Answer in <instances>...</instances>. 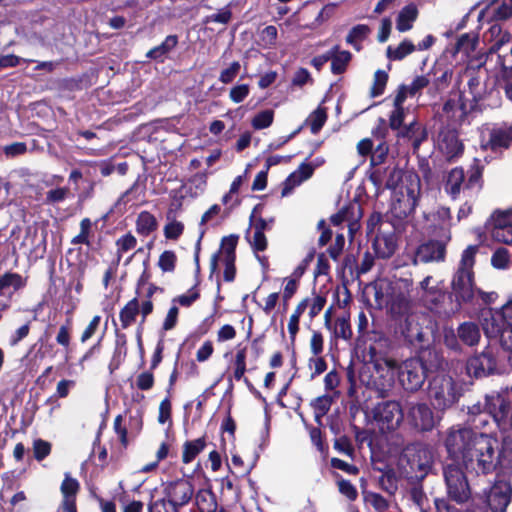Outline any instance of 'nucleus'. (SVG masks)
I'll return each mask as SVG.
<instances>
[{
    "mask_svg": "<svg viewBox=\"0 0 512 512\" xmlns=\"http://www.w3.org/2000/svg\"><path fill=\"white\" fill-rule=\"evenodd\" d=\"M444 445L450 456L461 458L469 472L488 474L495 470L499 461L498 441L490 431L447 429Z\"/></svg>",
    "mask_w": 512,
    "mask_h": 512,
    "instance_id": "1",
    "label": "nucleus"
},
{
    "mask_svg": "<svg viewBox=\"0 0 512 512\" xmlns=\"http://www.w3.org/2000/svg\"><path fill=\"white\" fill-rule=\"evenodd\" d=\"M478 246L469 245L461 255V259L451 281L452 293L457 303L470 302L475 294L474 265Z\"/></svg>",
    "mask_w": 512,
    "mask_h": 512,
    "instance_id": "2",
    "label": "nucleus"
},
{
    "mask_svg": "<svg viewBox=\"0 0 512 512\" xmlns=\"http://www.w3.org/2000/svg\"><path fill=\"white\" fill-rule=\"evenodd\" d=\"M433 451L429 445L416 441L407 444L399 457L400 468L411 478L423 479L431 470Z\"/></svg>",
    "mask_w": 512,
    "mask_h": 512,
    "instance_id": "3",
    "label": "nucleus"
},
{
    "mask_svg": "<svg viewBox=\"0 0 512 512\" xmlns=\"http://www.w3.org/2000/svg\"><path fill=\"white\" fill-rule=\"evenodd\" d=\"M421 194V181L416 173L408 172L402 184L393 191L391 199V213L398 219L411 215Z\"/></svg>",
    "mask_w": 512,
    "mask_h": 512,
    "instance_id": "4",
    "label": "nucleus"
},
{
    "mask_svg": "<svg viewBox=\"0 0 512 512\" xmlns=\"http://www.w3.org/2000/svg\"><path fill=\"white\" fill-rule=\"evenodd\" d=\"M461 396V388L447 374L440 373L429 382L428 397L438 412H445L455 405Z\"/></svg>",
    "mask_w": 512,
    "mask_h": 512,
    "instance_id": "5",
    "label": "nucleus"
},
{
    "mask_svg": "<svg viewBox=\"0 0 512 512\" xmlns=\"http://www.w3.org/2000/svg\"><path fill=\"white\" fill-rule=\"evenodd\" d=\"M483 329L488 337L498 336L500 345L512 351V300L502 306L500 311L493 314L488 311L483 314Z\"/></svg>",
    "mask_w": 512,
    "mask_h": 512,
    "instance_id": "6",
    "label": "nucleus"
},
{
    "mask_svg": "<svg viewBox=\"0 0 512 512\" xmlns=\"http://www.w3.org/2000/svg\"><path fill=\"white\" fill-rule=\"evenodd\" d=\"M413 282L411 279L399 278L389 285L387 305L394 317H402L411 310V292Z\"/></svg>",
    "mask_w": 512,
    "mask_h": 512,
    "instance_id": "7",
    "label": "nucleus"
},
{
    "mask_svg": "<svg viewBox=\"0 0 512 512\" xmlns=\"http://www.w3.org/2000/svg\"><path fill=\"white\" fill-rule=\"evenodd\" d=\"M482 409L492 416V421L501 431H508L509 428L512 430V407L504 394L500 392L487 394Z\"/></svg>",
    "mask_w": 512,
    "mask_h": 512,
    "instance_id": "8",
    "label": "nucleus"
},
{
    "mask_svg": "<svg viewBox=\"0 0 512 512\" xmlns=\"http://www.w3.org/2000/svg\"><path fill=\"white\" fill-rule=\"evenodd\" d=\"M443 476L448 496L458 503L467 501L470 488L467 478L458 463H447L443 467Z\"/></svg>",
    "mask_w": 512,
    "mask_h": 512,
    "instance_id": "9",
    "label": "nucleus"
},
{
    "mask_svg": "<svg viewBox=\"0 0 512 512\" xmlns=\"http://www.w3.org/2000/svg\"><path fill=\"white\" fill-rule=\"evenodd\" d=\"M398 378L407 391L420 389L426 378V368L418 358H410L397 366Z\"/></svg>",
    "mask_w": 512,
    "mask_h": 512,
    "instance_id": "10",
    "label": "nucleus"
},
{
    "mask_svg": "<svg viewBox=\"0 0 512 512\" xmlns=\"http://www.w3.org/2000/svg\"><path fill=\"white\" fill-rule=\"evenodd\" d=\"M372 417L382 431L396 429L403 420L401 406L396 401H383L372 409Z\"/></svg>",
    "mask_w": 512,
    "mask_h": 512,
    "instance_id": "11",
    "label": "nucleus"
},
{
    "mask_svg": "<svg viewBox=\"0 0 512 512\" xmlns=\"http://www.w3.org/2000/svg\"><path fill=\"white\" fill-rule=\"evenodd\" d=\"M407 421L418 432L432 431L440 422L432 408L426 403H409Z\"/></svg>",
    "mask_w": 512,
    "mask_h": 512,
    "instance_id": "12",
    "label": "nucleus"
},
{
    "mask_svg": "<svg viewBox=\"0 0 512 512\" xmlns=\"http://www.w3.org/2000/svg\"><path fill=\"white\" fill-rule=\"evenodd\" d=\"M370 365L373 368V371L377 374V377H372L366 381L362 374V381L366 382L368 386H374L379 389L391 386L394 381L395 371H397V362L392 358L367 362V365L362 369V371H370Z\"/></svg>",
    "mask_w": 512,
    "mask_h": 512,
    "instance_id": "13",
    "label": "nucleus"
},
{
    "mask_svg": "<svg viewBox=\"0 0 512 512\" xmlns=\"http://www.w3.org/2000/svg\"><path fill=\"white\" fill-rule=\"evenodd\" d=\"M236 237L225 238L222 247L217 254H214L210 261L211 271L215 272L219 266H224V279L228 282L235 278V248Z\"/></svg>",
    "mask_w": 512,
    "mask_h": 512,
    "instance_id": "14",
    "label": "nucleus"
},
{
    "mask_svg": "<svg viewBox=\"0 0 512 512\" xmlns=\"http://www.w3.org/2000/svg\"><path fill=\"white\" fill-rule=\"evenodd\" d=\"M415 298L423 302L430 310H435L445 299L440 282L432 276H426L415 288Z\"/></svg>",
    "mask_w": 512,
    "mask_h": 512,
    "instance_id": "15",
    "label": "nucleus"
},
{
    "mask_svg": "<svg viewBox=\"0 0 512 512\" xmlns=\"http://www.w3.org/2000/svg\"><path fill=\"white\" fill-rule=\"evenodd\" d=\"M512 499L509 480L498 478L486 493V502L493 512H505Z\"/></svg>",
    "mask_w": 512,
    "mask_h": 512,
    "instance_id": "16",
    "label": "nucleus"
},
{
    "mask_svg": "<svg viewBox=\"0 0 512 512\" xmlns=\"http://www.w3.org/2000/svg\"><path fill=\"white\" fill-rule=\"evenodd\" d=\"M512 145V125L488 129L487 136L482 134L481 147L497 151Z\"/></svg>",
    "mask_w": 512,
    "mask_h": 512,
    "instance_id": "17",
    "label": "nucleus"
},
{
    "mask_svg": "<svg viewBox=\"0 0 512 512\" xmlns=\"http://www.w3.org/2000/svg\"><path fill=\"white\" fill-rule=\"evenodd\" d=\"M492 416L482 409L480 403L468 407V418L466 422L452 425L448 429L469 428L472 431H488Z\"/></svg>",
    "mask_w": 512,
    "mask_h": 512,
    "instance_id": "18",
    "label": "nucleus"
},
{
    "mask_svg": "<svg viewBox=\"0 0 512 512\" xmlns=\"http://www.w3.org/2000/svg\"><path fill=\"white\" fill-rule=\"evenodd\" d=\"M491 236L498 242L505 244L512 243V209L497 212L493 215Z\"/></svg>",
    "mask_w": 512,
    "mask_h": 512,
    "instance_id": "19",
    "label": "nucleus"
},
{
    "mask_svg": "<svg viewBox=\"0 0 512 512\" xmlns=\"http://www.w3.org/2000/svg\"><path fill=\"white\" fill-rule=\"evenodd\" d=\"M446 254V244L440 241H429L416 250L413 264L443 261Z\"/></svg>",
    "mask_w": 512,
    "mask_h": 512,
    "instance_id": "20",
    "label": "nucleus"
},
{
    "mask_svg": "<svg viewBox=\"0 0 512 512\" xmlns=\"http://www.w3.org/2000/svg\"><path fill=\"white\" fill-rule=\"evenodd\" d=\"M369 343L364 348V358L367 362L386 359L390 350V341L385 336L372 333L368 335Z\"/></svg>",
    "mask_w": 512,
    "mask_h": 512,
    "instance_id": "21",
    "label": "nucleus"
},
{
    "mask_svg": "<svg viewBox=\"0 0 512 512\" xmlns=\"http://www.w3.org/2000/svg\"><path fill=\"white\" fill-rule=\"evenodd\" d=\"M24 286L23 278L17 273H5L0 276V309L6 310L10 306L11 296L21 287Z\"/></svg>",
    "mask_w": 512,
    "mask_h": 512,
    "instance_id": "22",
    "label": "nucleus"
},
{
    "mask_svg": "<svg viewBox=\"0 0 512 512\" xmlns=\"http://www.w3.org/2000/svg\"><path fill=\"white\" fill-rule=\"evenodd\" d=\"M193 495V486L186 480L171 483L167 488L168 501L173 507L187 504Z\"/></svg>",
    "mask_w": 512,
    "mask_h": 512,
    "instance_id": "23",
    "label": "nucleus"
},
{
    "mask_svg": "<svg viewBox=\"0 0 512 512\" xmlns=\"http://www.w3.org/2000/svg\"><path fill=\"white\" fill-rule=\"evenodd\" d=\"M496 368V360L490 351H484L469 359L467 371L475 377L486 376Z\"/></svg>",
    "mask_w": 512,
    "mask_h": 512,
    "instance_id": "24",
    "label": "nucleus"
},
{
    "mask_svg": "<svg viewBox=\"0 0 512 512\" xmlns=\"http://www.w3.org/2000/svg\"><path fill=\"white\" fill-rule=\"evenodd\" d=\"M314 168L312 165L307 163H302L296 171L291 173L288 178L284 182V186L282 189V196H287L291 193V191L299 186L302 182L309 179L313 174Z\"/></svg>",
    "mask_w": 512,
    "mask_h": 512,
    "instance_id": "25",
    "label": "nucleus"
},
{
    "mask_svg": "<svg viewBox=\"0 0 512 512\" xmlns=\"http://www.w3.org/2000/svg\"><path fill=\"white\" fill-rule=\"evenodd\" d=\"M374 251L379 258H390L396 251L397 242L394 233H381L373 243Z\"/></svg>",
    "mask_w": 512,
    "mask_h": 512,
    "instance_id": "26",
    "label": "nucleus"
},
{
    "mask_svg": "<svg viewBox=\"0 0 512 512\" xmlns=\"http://www.w3.org/2000/svg\"><path fill=\"white\" fill-rule=\"evenodd\" d=\"M404 317V322L401 324L402 334L410 341L422 342L424 340V333L418 322V316L415 314H407Z\"/></svg>",
    "mask_w": 512,
    "mask_h": 512,
    "instance_id": "27",
    "label": "nucleus"
},
{
    "mask_svg": "<svg viewBox=\"0 0 512 512\" xmlns=\"http://www.w3.org/2000/svg\"><path fill=\"white\" fill-rule=\"evenodd\" d=\"M439 148L448 159H452L462 153L463 146L456 134L448 131L440 134Z\"/></svg>",
    "mask_w": 512,
    "mask_h": 512,
    "instance_id": "28",
    "label": "nucleus"
},
{
    "mask_svg": "<svg viewBox=\"0 0 512 512\" xmlns=\"http://www.w3.org/2000/svg\"><path fill=\"white\" fill-rule=\"evenodd\" d=\"M418 8L414 3L404 6L396 19V29L399 32H407L412 29L413 23L418 18Z\"/></svg>",
    "mask_w": 512,
    "mask_h": 512,
    "instance_id": "29",
    "label": "nucleus"
},
{
    "mask_svg": "<svg viewBox=\"0 0 512 512\" xmlns=\"http://www.w3.org/2000/svg\"><path fill=\"white\" fill-rule=\"evenodd\" d=\"M457 337L463 344L474 346L481 338L480 329L473 322H464L457 328Z\"/></svg>",
    "mask_w": 512,
    "mask_h": 512,
    "instance_id": "30",
    "label": "nucleus"
},
{
    "mask_svg": "<svg viewBox=\"0 0 512 512\" xmlns=\"http://www.w3.org/2000/svg\"><path fill=\"white\" fill-rule=\"evenodd\" d=\"M405 100L406 99L403 97L402 93H396L393 99V110L391 111V114L389 116V126L393 130L400 129L403 124L405 114L407 111L403 106Z\"/></svg>",
    "mask_w": 512,
    "mask_h": 512,
    "instance_id": "31",
    "label": "nucleus"
},
{
    "mask_svg": "<svg viewBox=\"0 0 512 512\" xmlns=\"http://www.w3.org/2000/svg\"><path fill=\"white\" fill-rule=\"evenodd\" d=\"M330 54L332 55L330 58L332 73L336 75L343 73L351 60V53L346 50H339V47L335 46L330 50Z\"/></svg>",
    "mask_w": 512,
    "mask_h": 512,
    "instance_id": "32",
    "label": "nucleus"
},
{
    "mask_svg": "<svg viewBox=\"0 0 512 512\" xmlns=\"http://www.w3.org/2000/svg\"><path fill=\"white\" fill-rule=\"evenodd\" d=\"M416 51V45L409 39H404L398 46H388L386 56L391 61H401Z\"/></svg>",
    "mask_w": 512,
    "mask_h": 512,
    "instance_id": "33",
    "label": "nucleus"
},
{
    "mask_svg": "<svg viewBox=\"0 0 512 512\" xmlns=\"http://www.w3.org/2000/svg\"><path fill=\"white\" fill-rule=\"evenodd\" d=\"M139 314V300L137 297L131 299L119 313V319L123 329L131 326Z\"/></svg>",
    "mask_w": 512,
    "mask_h": 512,
    "instance_id": "34",
    "label": "nucleus"
},
{
    "mask_svg": "<svg viewBox=\"0 0 512 512\" xmlns=\"http://www.w3.org/2000/svg\"><path fill=\"white\" fill-rule=\"evenodd\" d=\"M177 43V36L169 35L160 45L149 50L146 56L154 60L163 61L164 57L176 47Z\"/></svg>",
    "mask_w": 512,
    "mask_h": 512,
    "instance_id": "35",
    "label": "nucleus"
},
{
    "mask_svg": "<svg viewBox=\"0 0 512 512\" xmlns=\"http://www.w3.org/2000/svg\"><path fill=\"white\" fill-rule=\"evenodd\" d=\"M465 175L462 168H454L448 175L445 190L452 198H456L461 191Z\"/></svg>",
    "mask_w": 512,
    "mask_h": 512,
    "instance_id": "36",
    "label": "nucleus"
},
{
    "mask_svg": "<svg viewBox=\"0 0 512 512\" xmlns=\"http://www.w3.org/2000/svg\"><path fill=\"white\" fill-rule=\"evenodd\" d=\"M206 442L203 437L192 440V441H186L183 445V454H182V461L185 464H188L192 462L195 457L203 451L205 448Z\"/></svg>",
    "mask_w": 512,
    "mask_h": 512,
    "instance_id": "37",
    "label": "nucleus"
},
{
    "mask_svg": "<svg viewBox=\"0 0 512 512\" xmlns=\"http://www.w3.org/2000/svg\"><path fill=\"white\" fill-rule=\"evenodd\" d=\"M156 218L148 211H142L136 221V230L139 234L147 236L157 229Z\"/></svg>",
    "mask_w": 512,
    "mask_h": 512,
    "instance_id": "38",
    "label": "nucleus"
},
{
    "mask_svg": "<svg viewBox=\"0 0 512 512\" xmlns=\"http://www.w3.org/2000/svg\"><path fill=\"white\" fill-rule=\"evenodd\" d=\"M309 301L308 299H303L295 308L294 312L290 315L288 321V332L290 335L291 341H294L296 335L299 331V320L301 315L308 308Z\"/></svg>",
    "mask_w": 512,
    "mask_h": 512,
    "instance_id": "39",
    "label": "nucleus"
},
{
    "mask_svg": "<svg viewBox=\"0 0 512 512\" xmlns=\"http://www.w3.org/2000/svg\"><path fill=\"white\" fill-rule=\"evenodd\" d=\"M430 80L425 75H420L414 78L411 84L399 86L397 93L403 94V97L407 99L408 96H414L422 89L428 86Z\"/></svg>",
    "mask_w": 512,
    "mask_h": 512,
    "instance_id": "40",
    "label": "nucleus"
},
{
    "mask_svg": "<svg viewBox=\"0 0 512 512\" xmlns=\"http://www.w3.org/2000/svg\"><path fill=\"white\" fill-rule=\"evenodd\" d=\"M491 52L499 53V57L504 60L510 55L512 57V34L505 32L491 46Z\"/></svg>",
    "mask_w": 512,
    "mask_h": 512,
    "instance_id": "41",
    "label": "nucleus"
},
{
    "mask_svg": "<svg viewBox=\"0 0 512 512\" xmlns=\"http://www.w3.org/2000/svg\"><path fill=\"white\" fill-rule=\"evenodd\" d=\"M266 223L263 219H259L254 224V232L251 237L250 244L255 251H264L267 247V239L263 233Z\"/></svg>",
    "mask_w": 512,
    "mask_h": 512,
    "instance_id": "42",
    "label": "nucleus"
},
{
    "mask_svg": "<svg viewBox=\"0 0 512 512\" xmlns=\"http://www.w3.org/2000/svg\"><path fill=\"white\" fill-rule=\"evenodd\" d=\"M399 135L411 139L413 141L414 148H418L425 138L423 129L416 121H412L409 125L405 126L399 132Z\"/></svg>",
    "mask_w": 512,
    "mask_h": 512,
    "instance_id": "43",
    "label": "nucleus"
},
{
    "mask_svg": "<svg viewBox=\"0 0 512 512\" xmlns=\"http://www.w3.org/2000/svg\"><path fill=\"white\" fill-rule=\"evenodd\" d=\"M370 33L367 25L360 24L353 27L346 37V42L353 46L357 51L361 49L360 42Z\"/></svg>",
    "mask_w": 512,
    "mask_h": 512,
    "instance_id": "44",
    "label": "nucleus"
},
{
    "mask_svg": "<svg viewBox=\"0 0 512 512\" xmlns=\"http://www.w3.org/2000/svg\"><path fill=\"white\" fill-rule=\"evenodd\" d=\"M327 120L326 109L319 106L306 119V124L310 126L311 132L317 134Z\"/></svg>",
    "mask_w": 512,
    "mask_h": 512,
    "instance_id": "45",
    "label": "nucleus"
},
{
    "mask_svg": "<svg viewBox=\"0 0 512 512\" xmlns=\"http://www.w3.org/2000/svg\"><path fill=\"white\" fill-rule=\"evenodd\" d=\"M388 177L383 188L391 189L395 191L401 184L402 180L405 178V175L408 173H403V171L398 168L396 165H388Z\"/></svg>",
    "mask_w": 512,
    "mask_h": 512,
    "instance_id": "46",
    "label": "nucleus"
},
{
    "mask_svg": "<svg viewBox=\"0 0 512 512\" xmlns=\"http://www.w3.org/2000/svg\"><path fill=\"white\" fill-rule=\"evenodd\" d=\"M336 338L349 340L352 337V330L349 323V316H342L336 319L331 329Z\"/></svg>",
    "mask_w": 512,
    "mask_h": 512,
    "instance_id": "47",
    "label": "nucleus"
},
{
    "mask_svg": "<svg viewBox=\"0 0 512 512\" xmlns=\"http://www.w3.org/2000/svg\"><path fill=\"white\" fill-rule=\"evenodd\" d=\"M493 17L497 20H507L512 16V4L509 0H496L491 4Z\"/></svg>",
    "mask_w": 512,
    "mask_h": 512,
    "instance_id": "48",
    "label": "nucleus"
},
{
    "mask_svg": "<svg viewBox=\"0 0 512 512\" xmlns=\"http://www.w3.org/2000/svg\"><path fill=\"white\" fill-rule=\"evenodd\" d=\"M388 81V74L383 70H377L374 74L371 96L377 97L383 94Z\"/></svg>",
    "mask_w": 512,
    "mask_h": 512,
    "instance_id": "49",
    "label": "nucleus"
},
{
    "mask_svg": "<svg viewBox=\"0 0 512 512\" xmlns=\"http://www.w3.org/2000/svg\"><path fill=\"white\" fill-rule=\"evenodd\" d=\"M273 118L274 112L272 110L261 111L252 119V126L257 130L265 129L272 124Z\"/></svg>",
    "mask_w": 512,
    "mask_h": 512,
    "instance_id": "50",
    "label": "nucleus"
},
{
    "mask_svg": "<svg viewBox=\"0 0 512 512\" xmlns=\"http://www.w3.org/2000/svg\"><path fill=\"white\" fill-rule=\"evenodd\" d=\"M92 223L89 218H84L80 222V233L76 235L72 239V244L78 245V244H86L89 245V234L91 230Z\"/></svg>",
    "mask_w": 512,
    "mask_h": 512,
    "instance_id": "51",
    "label": "nucleus"
},
{
    "mask_svg": "<svg viewBox=\"0 0 512 512\" xmlns=\"http://www.w3.org/2000/svg\"><path fill=\"white\" fill-rule=\"evenodd\" d=\"M79 487V482L75 478H72L69 473H66L65 478L61 484V492L63 497H75Z\"/></svg>",
    "mask_w": 512,
    "mask_h": 512,
    "instance_id": "52",
    "label": "nucleus"
},
{
    "mask_svg": "<svg viewBox=\"0 0 512 512\" xmlns=\"http://www.w3.org/2000/svg\"><path fill=\"white\" fill-rule=\"evenodd\" d=\"M234 371H233V377L236 380H240L243 378L245 371H246V351L245 349H240L237 351L235 355V361H234Z\"/></svg>",
    "mask_w": 512,
    "mask_h": 512,
    "instance_id": "53",
    "label": "nucleus"
},
{
    "mask_svg": "<svg viewBox=\"0 0 512 512\" xmlns=\"http://www.w3.org/2000/svg\"><path fill=\"white\" fill-rule=\"evenodd\" d=\"M176 255L173 251H164L158 261V266L163 272H172L175 269Z\"/></svg>",
    "mask_w": 512,
    "mask_h": 512,
    "instance_id": "54",
    "label": "nucleus"
},
{
    "mask_svg": "<svg viewBox=\"0 0 512 512\" xmlns=\"http://www.w3.org/2000/svg\"><path fill=\"white\" fill-rule=\"evenodd\" d=\"M70 195V190L67 187H59L49 190L46 193V202L48 204H56L64 201Z\"/></svg>",
    "mask_w": 512,
    "mask_h": 512,
    "instance_id": "55",
    "label": "nucleus"
},
{
    "mask_svg": "<svg viewBox=\"0 0 512 512\" xmlns=\"http://www.w3.org/2000/svg\"><path fill=\"white\" fill-rule=\"evenodd\" d=\"M387 170L388 166L385 168L376 167L370 174L369 179L378 190L382 189L386 182V179L388 177Z\"/></svg>",
    "mask_w": 512,
    "mask_h": 512,
    "instance_id": "56",
    "label": "nucleus"
},
{
    "mask_svg": "<svg viewBox=\"0 0 512 512\" xmlns=\"http://www.w3.org/2000/svg\"><path fill=\"white\" fill-rule=\"evenodd\" d=\"M136 243L137 240L132 234H126L119 238L116 242L118 259H120L122 253L133 249L136 246Z\"/></svg>",
    "mask_w": 512,
    "mask_h": 512,
    "instance_id": "57",
    "label": "nucleus"
},
{
    "mask_svg": "<svg viewBox=\"0 0 512 512\" xmlns=\"http://www.w3.org/2000/svg\"><path fill=\"white\" fill-rule=\"evenodd\" d=\"M34 457L41 461L51 452V444L45 440L37 439L33 442Z\"/></svg>",
    "mask_w": 512,
    "mask_h": 512,
    "instance_id": "58",
    "label": "nucleus"
},
{
    "mask_svg": "<svg viewBox=\"0 0 512 512\" xmlns=\"http://www.w3.org/2000/svg\"><path fill=\"white\" fill-rule=\"evenodd\" d=\"M308 367L311 370V379H313L316 376L322 374L326 370L327 364L324 358L318 355L313 356L309 359Z\"/></svg>",
    "mask_w": 512,
    "mask_h": 512,
    "instance_id": "59",
    "label": "nucleus"
},
{
    "mask_svg": "<svg viewBox=\"0 0 512 512\" xmlns=\"http://www.w3.org/2000/svg\"><path fill=\"white\" fill-rule=\"evenodd\" d=\"M232 18V12L229 6L224 7L218 13L209 15L205 18L204 23L216 22L228 24Z\"/></svg>",
    "mask_w": 512,
    "mask_h": 512,
    "instance_id": "60",
    "label": "nucleus"
},
{
    "mask_svg": "<svg viewBox=\"0 0 512 512\" xmlns=\"http://www.w3.org/2000/svg\"><path fill=\"white\" fill-rule=\"evenodd\" d=\"M492 265L495 268H506L509 263V253L505 248L497 249L491 258Z\"/></svg>",
    "mask_w": 512,
    "mask_h": 512,
    "instance_id": "61",
    "label": "nucleus"
},
{
    "mask_svg": "<svg viewBox=\"0 0 512 512\" xmlns=\"http://www.w3.org/2000/svg\"><path fill=\"white\" fill-rule=\"evenodd\" d=\"M309 347L313 356H318L323 352L324 338L319 331L312 332Z\"/></svg>",
    "mask_w": 512,
    "mask_h": 512,
    "instance_id": "62",
    "label": "nucleus"
},
{
    "mask_svg": "<svg viewBox=\"0 0 512 512\" xmlns=\"http://www.w3.org/2000/svg\"><path fill=\"white\" fill-rule=\"evenodd\" d=\"M240 71V63L235 61L231 63V65L222 70L219 76V80L224 83L228 84L234 80V78L237 76V74Z\"/></svg>",
    "mask_w": 512,
    "mask_h": 512,
    "instance_id": "63",
    "label": "nucleus"
},
{
    "mask_svg": "<svg viewBox=\"0 0 512 512\" xmlns=\"http://www.w3.org/2000/svg\"><path fill=\"white\" fill-rule=\"evenodd\" d=\"M249 91L247 84L236 85L230 90L229 97L234 103H241L248 96Z\"/></svg>",
    "mask_w": 512,
    "mask_h": 512,
    "instance_id": "64",
    "label": "nucleus"
}]
</instances>
